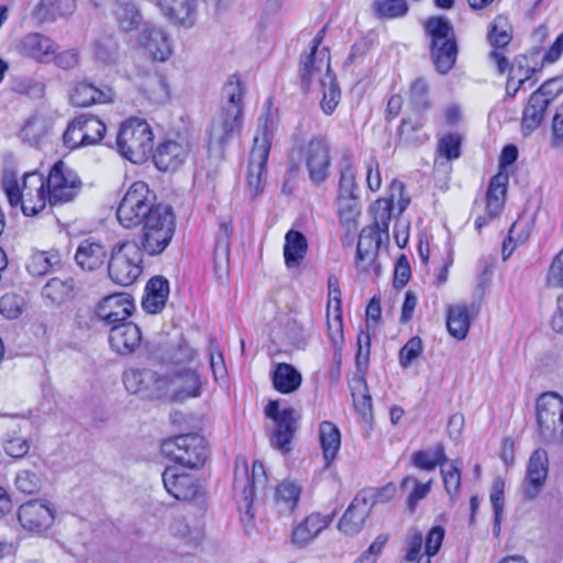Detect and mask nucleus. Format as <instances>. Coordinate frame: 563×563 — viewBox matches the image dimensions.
<instances>
[{
  "label": "nucleus",
  "instance_id": "f257e3e1",
  "mask_svg": "<svg viewBox=\"0 0 563 563\" xmlns=\"http://www.w3.org/2000/svg\"><path fill=\"white\" fill-rule=\"evenodd\" d=\"M245 87L236 74L231 75L221 91V106L212 118L208 134V151L222 157L224 148L243 126Z\"/></svg>",
  "mask_w": 563,
  "mask_h": 563
},
{
  "label": "nucleus",
  "instance_id": "f03ea898",
  "mask_svg": "<svg viewBox=\"0 0 563 563\" xmlns=\"http://www.w3.org/2000/svg\"><path fill=\"white\" fill-rule=\"evenodd\" d=\"M8 202L12 208L20 207L23 214L33 217L43 211L48 202L45 177L37 172L25 173L22 181L13 170H4L1 181Z\"/></svg>",
  "mask_w": 563,
  "mask_h": 563
},
{
  "label": "nucleus",
  "instance_id": "7ed1b4c3",
  "mask_svg": "<svg viewBox=\"0 0 563 563\" xmlns=\"http://www.w3.org/2000/svg\"><path fill=\"white\" fill-rule=\"evenodd\" d=\"M426 34L431 38L430 54L437 70L444 75L456 62L457 44L451 21L444 15L430 16L424 22Z\"/></svg>",
  "mask_w": 563,
  "mask_h": 563
},
{
  "label": "nucleus",
  "instance_id": "20e7f679",
  "mask_svg": "<svg viewBox=\"0 0 563 563\" xmlns=\"http://www.w3.org/2000/svg\"><path fill=\"white\" fill-rule=\"evenodd\" d=\"M154 134L150 124L139 118L124 121L117 134V148L121 156L134 164L144 163L153 151Z\"/></svg>",
  "mask_w": 563,
  "mask_h": 563
},
{
  "label": "nucleus",
  "instance_id": "39448f33",
  "mask_svg": "<svg viewBox=\"0 0 563 563\" xmlns=\"http://www.w3.org/2000/svg\"><path fill=\"white\" fill-rule=\"evenodd\" d=\"M159 203L144 181L133 183L117 208V218L124 228H137Z\"/></svg>",
  "mask_w": 563,
  "mask_h": 563
},
{
  "label": "nucleus",
  "instance_id": "423d86ee",
  "mask_svg": "<svg viewBox=\"0 0 563 563\" xmlns=\"http://www.w3.org/2000/svg\"><path fill=\"white\" fill-rule=\"evenodd\" d=\"M538 433L545 444L563 443V397L550 391L542 394L536 405Z\"/></svg>",
  "mask_w": 563,
  "mask_h": 563
},
{
  "label": "nucleus",
  "instance_id": "0eeeda50",
  "mask_svg": "<svg viewBox=\"0 0 563 563\" xmlns=\"http://www.w3.org/2000/svg\"><path fill=\"white\" fill-rule=\"evenodd\" d=\"M143 253L135 242H122L113 246L108 263L111 280L121 286H130L143 272Z\"/></svg>",
  "mask_w": 563,
  "mask_h": 563
},
{
  "label": "nucleus",
  "instance_id": "6e6552de",
  "mask_svg": "<svg viewBox=\"0 0 563 563\" xmlns=\"http://www.w3.org/2000/svg\"><path fill=\"white\" fill-rule=\"evenodd\" d=\"M162 452L187 468L202 466L208 457L206 440L198 433L179 434L164 440Z\"/></svg>",
  "mask_w": 563,
  "mask_h": 563
},
{
  "label": "nucleus",
  "instance_id": "1a4fd4ad",
  "mask_svg": "<svg viewBox=\"0 0 563 563\" xmlns=\"http://www.w3.org/2000/svg\"><path fill=\"white\" fill-rule=\"evenodd\" d=\"M261 134L254 136L247 168V186L253 197L263 191L266 164L271 151L272 128L267 115L258 118Z\"/></svg>",
  "mask_w": 563,
  "mask_h": 563
},
{
  "label": "nucleus",
  "instance_id": "9d476101",
  "mask_svg": "<svg viewBox=\"0 0 563 563\" xmlns=\"http://www.w3.org/2000/svg\"><path fill=\"white\" fill-rule=\"evenodd\" d=\"M300 161L303 163L309 180L314 186L322 185L330 176L331 144L325 136H312L298 147Z\"/></svg>",
  "mask_w": 563,
  "mask_h": 563
},
{
  "label": "nucleus",
  "instance_id": "9b49d317",
  "mask_svg": "<svg viewBox=\"0 0 563 563\" xmlns=\"http://www.w3.org/2000/svg\"><path fill=\"white\" fill-rule=\"evenodd\" d=\"M265 416L275 422V429L271 437L273 448L287 453L290 451V442L296 432V423L300 415L292 407L279 410L277 400H269L265 407Z\"/></svg>",
  "mask_w": 563,
  "mask_h": 563
},
{
  "label": "nucleus",
  "instance_id": "f8f14e48",
  "mask_svg": "<svg viewBox=\"0 0 563 563\" xmlns=\"http://www.w3.org/2000/svg\"><path fill=\"white\" fill-rule=\"evenodd\" d=\"M45 185L48 190V202L56 205L73 200L81 181L71 168L63 161H58L45 178Z\"/></svg>",
  "mask_w": 563,
  "mask_h": 563
},
{
  "label": "nucleus",
  "instance_id": "ddd939ff",
  "mask_svg": "<svg viewBox=\"0 0 563 563\" xmlns=\"http://www.w3.org/2000/svg\"><path fill=\"white\" fill-rule=\"evenodd\" d=\"M265 482L264 466L260 462H254L252 472H249L247 463L243 460L241 463L236 462L233 488L235 493L241 494L239 508L244 512L249 519L254 517L253 514V499L255 495V486L257 483Z\"/></svg>",
  "mask_w": 563,
  "mask_h": 563
},
{
  "label": "nucleus",
  "instance_id": "4468645a",
  "mask_svg": "<svg viewBox=\"0 0 563 563\" xmlns=\"http://www.w3.org/2000/svg\"><path fill=\"white\" fill-rule=\"evenodd\" d=\"M162 479L166 492L179 501H194L203 496L199 479L177 466H167Z\"/></svg>",
  "mask_w": 563,
  "mask_h": 563
},
{
  "label": "nucleus",
  "instance_id": "2eb2a0df",
  "mask_svg": "<svg viewBox=\"0 0 563 563\" xmlns=\"http://www.w3.org/2000/svg\"><path fill=\"white\" fill-rule=\"evenodd\" d=\"M164 378L166 382L165 394H169L176 401L201 396L202 382L195 367L173 369Z\"/></svg>",
  "mask_w": 563,
  "mask_h": 563
},
{
  "label": "nucleus",
  "instance_id": "dca6fc26",
  "mask_svg": "<svg viewBox=\"0 0 563 563\" xmlns=\"http://www.w3.org/2000/svg\"><path fill=\"white\" fill-rule=\"evenodd\" d=\"M123 383L129 393L140 395L144 399L159 398L165 395V378L152 369H128L123 374Z\"/></svg>",
  "mask_w": 563,
  "mask_h": 563
},
{
  "label": "nucleus",
  "instance_id": "f3484780",
  "mask_svg": "<svg viewBox=\"0 0 563 563\" xmlns=\"http://www.w3.org/2000/svg\"><path fill=\"white\" fill-rule=\"evenodd\" d=\"M18 519L23 529L41 533L53 525L55 509L46 500L33 499L19 507Z\"/></svg>",
  "mask_w": 563,
  "mask_h": 563
},
{
  "label": "nucleus",
  "instance_id": "a211bd4d",
  "mask_svg": "<svg viewBox=\"0 0 563 563\" xmlns=\"http://www.w3.org/2000/svg\"><path fill=\"white\" fill-rule=\"evenodd\" d=\"M135 306L132 297L125 292H115L104 297L96 308V316L107 325L125 321Z\"/></svg>",
  "mask_w": 563,
  "mask_h": 563
},
{
  "label": "nucleus",
  "instance_id": "6ab92c4d",
  "mask_svg": "<svg viewBox=\"0 0 563 563\" xmlns=\"http://www.w3.org/2000/svg\"><path fill=\"white\" fill-rule=\"evenodd\" d=\"M189 153L190 144L186 139L166 140L156 147L153 162L159 170H176L186 162Z\"/></svg>",
  "mask_w": 563,
  "mask_h": 563
},
{
  "label": "nucleus",
  "instance_id": "aec40b11",
  "mask_svg": "<svg viewBox=\"0 0 563 563\" xmlns=\"http://www.w3.org/2000/svg\"><path fill=\"white\" fill-rule=\"evenodd\" d=\"M549 473L548 453L543 449H537L530 455L527 473L525 497L534 499L542 490Z\"/></svg>",
  "mask_w": 563,
  "mask_h": 563
},
{
  "label": "nucleus",
  "instance_id": "412c9836",
  "mask_svg": "<svg viewBox=\"0 0 563 563\" xmlns=\"http://www.w3.org/2000/svg\"><path fill=\"white\" fill-rule=\"evenodd\" d=\"M142 339L140 328L132 322L122 321L112 324L109 332V343L119 354H130L140 345Z\"/></svg>",
  "mask_w": 563,
  "mask_h": 563
},
{
  "label": "nucleus",
  "instance_id": "4be33fe9",
  "mask_svg": "<svg viewBox=\"0 0 563 563\" xmlns=\"http://www.w3.org/2000/svg\"><path fill=\"white\" fill-rule=\"evenodd\" d=\"M77 9L76 0H40L32 10V18L41 24L68 19Z\"/></svg>",
  "mask_w": 563,
  "mask_h": 563
},
{
  "label": "nucleus",
  "instance_id": "5701e85b",
  "mask_svg": "<svg viewBox=\"0 0 563 563\" xmlns=\"http://www.w3.org/2000/svg\"><path fill=\"white\" fill-rule=\"evenodd\" d=\"M386 241L375 229L365 227L362 229L356 247V267L361 272L368 271L375 264L378 250Z\"/></svg>",
  "mask_w": 563,
  "mask_h": 563
},
{
  "label": "nucleus",
  "instance_id": "b1692460",
  "mask_svg": "<svg viewBox=\"0 0 563 563\" xmlns=\"http://www.w3.org/2000/svg\"><path fill=\"white\" fill-rule=\"evenodd\" d=\"M140 43L153 60L165 62L172 55L169 38L162 29L145 24Z\"/></svg>",
  "mask_w": 563,
  "mask_h": 563
},
{
  "label": "nucleus",
  "instance_id": "393cba45",
  "mask_svg": "<svg viewBox=\"0 0 563 563\" xmlns=\"http://www.w3.org/2000/svg\"><path fill=\"white\" fill-rule=\"evenodd\" d=\"M371 511L363 495L357 494L341 517L338 523L339 530L346 536L357 534L363 529Z\"/></svg>",
  "mask_w": 563,
  "mask_h": 563
},
{
  "label": "nucleus",
  "instance_id": "a878e982",
  "mask_svg": "<svg viewBox=\"0 0 563 563\" xmlns=\"http://www.w3.org/2000/svg\"><path fill=\"white\" fill-rule=\"evenodd\" d=\"M58 45L49 37L40 33H31L21 41V52L41 63H49L53 60Z\"/></svg>",
  "mask_w": 563,
  "mask_h": 563
},
{
  "label": "nucleus",
  "instance_id": "bb28decb",
  "mask_svg": "<svg viewBox=\"0 0 563 563\" xmlns=\"http://www.w3.org/2000/svg\"><path fill=\"white\" fill-rule=\"evenodd\" d=\"M325 74H333L330 67V55L327 48H323L319 54L309 53L301 56L299 65V75L301 88L307 92L310 88L312 78L320 74L322 69Z\"/></svg>",
  "mask_w": 563,
  "mask_h": 563
},
{
  "label": "nucleus",
  "instance_id": "cd10ccee",
  "mask_svg": "<svg viewBox=\"0 0 563 563\" xmlns=\"http://www.w3.org/2000/svg\"><path fill=\"white\" fill-rule=\"evenodd\" d=\"M158 5L175 24L190 27L196 22L197 0H158Z\"/></svg>",
  "mask_w": 563,
  "mask_h": 563
},
{
  "label": "nucleus",
  "instance_id": "c85d7f7f",
  "mask_svg": "<svg viewBox=\"0 0 563 563\" xmlns=\"http://www.w3.org/2000/svg\"><path fill=\"white\" fill-rule=\"evenodd\" d=\"M168 294V280L163 276L152 277L145 287V296L142 300L143 309L148 313L159 312L166 305Z\"/></svg>",
  "mask_w": 563,
  "mask_h": 563
},
{
  "label": "nucleus",
  "instance_id": "c756f323",
  "mask_svg": "<svg viewBox=\"0 0 563 563\" xmlns=\"http://www.w3.org/2000/svg\"><path fill=\"white\" fill-rule=\"evenodd\" d=\"M71 104L76 107H89L95 103H106L112 100L110 89H99L90 82L80 81L75 85L70 96Z\"/></svg>",
  "mask_w": 563,
  "mask_h": 563
},
{
  "label": "nucleus",
  "instance_id": "7c9ffc66",
  "mask_svg": "<svg viewBox=\"0 0 563 563\" xmlns=\"http://www.w3.org/2000/svg\"><path fill=\"white\" fill-rule=\"evenodd\" d=\"M107 258L104 246L89 240L82 241L77 247L75 261L84 271H95L101 267Z\"/></svg>",
  "mask_w": 563,
  "mask_h": 563
},
{
  "label": "nucleus",
  "instance_id": "2f4dec72",
  "mask_svg": "<svg viewBox=\"0 0 563 563\" xmlns=\"http://www.w3.org/2000/svg\"><path fill=\"white\" fill-rule=\"evenodd\" d=\"M334 518V512L322 516L321 514L309 515L292 532L295 543L305 544L314 539L323 529H325Z\"/></svg>",
  "mask_w": 563,
  "mask_h": 563
},
{
  "label": "nucleus",
  "instance_id": "473e14b6",
  "mask_svg": "<svg viewBox=\"0 0 563 563\" xmlns=\"http://www.w3.org/2000/svg\"><path fill=\"white\" fill-rule=\"evenodd\" d=\"M176 231H166V227L156 231H140L139 241L135 242L142 253L150 256L162 254L170 244Z\"/></svg>",
  "mask_w": 563,
  "mask_h": 563
},
{
  "label": "nucleus",
  "instance_id": "72a5a7b5",
  "mask_svg": "<svg viewBox=\"0 0 563 563\" xmlns=\"http://www.w3.org/2000/svg\"><path fill=\"white\" fill-rule=\"evenodd\" d=\"M308 250L306 236L296 230H289L285 235L284 258L288 268H296L305 258Z\"/></svg>",
  "mask_w": 563,
  "mask_h": 563
},
{
  "label": "nucleus",
  "instance_id": "f704fd0d",
  "mask_svg": "<svg viewBox=\"0 0 563 563\" xmlns=\"http://www.w3.org/2000/svg\"><path fill=\"white\" fill-rule=\"evenodd\" d=\"M274 388L282 394L296 391L302 382L301 374L288 363H278L272 374Z\"/></svg>",
  "mask_w": 563,
  "mask_h": 563
},
{
  "label": "nucleus",
  "instance_id": "c9c22d12",
  "mask_svg": "<svg viewBox=\"0 0 563 563\" xmlns=\"http://www.w3.org/2000/svg\"><path fill=\"white\" fill-rule=\"evenodd\" d=\"M550 103L537 91L532 92L522 112V130L532 132L540 126Z\"/></svg>",
  "mask_w": 563,
  "mask_h": 563
},
{
  "label": "nucleus",
  "instance_id": "e433bc0d",
  "mask_svg": "<svg viewBox=\"0 0 563 563\" xmlns=\"http://www.w3.org/2000/svg\"><path fill=\"white\" fill-rule=\"evenodd\" d=\"M76 294V282L74 278L68 277L60 279L58 277L51 278L43 287L42 295L52 303L62 305Z\"/></svg>",
  "mask_w": 563,
  "mask_h": 563
},
{
  "label": "nucleus",
  "instance_id": "4c0bfd02",
  "mask_svg": "<svg viewBox=\"0 0 563 563\" xmlns=\"http://www.w3.org/2000/svg\"><path fill=\"white\" fill-rule=\"evenodd\" d=\"M319 438L325 465H330L336 459L341 446L340 430L331 421H322L319 426Z\"/></svg>",
  "mask_w": 563,
  "mask_h": 563
},
{
  "label": "nucleus",
  "instance_id": "58836bf2",
  "mask_svg": "<svg viewBox=\"0 0 563 563\" xmlns=\"http://www.w3.org/2000/svg\"><path fill=\"white\" fill-rule=\"evenodd\" d=\"M166 227V231H176V217L169 205L159 203L148 213L141 223V231H158Z\"/></svg>",
  "mask_w": 563,
  "mask_h": 563
},
{
  "label": "nucleus",
  "instance_id": "ea45409f",
  "mask_svg": "<svg viewBox=\"0 0 563 563\" xmlns=\"http://www.w3.org/2000/svg\"><path fill=\"white\" fill-rule=\"evenodd\" d=\"M301 487L292 481H284L275 492V501L280 514H291L299 501Z\"/></svg>",
  "mask_w": 563,
  "mask_h": 563
},
{
  "label": "nucleus",
  "instance_id": "a19ab883",
  "mask_svg": "<svg viewBox=\"0 0 563 563\" xmlns=\"http://www.w3.org/2000/svg\"><path fill=\"white\" fill-rule=\"evenodd\" d=\"M448 462L444 445L437 443L431 450H420L411 454V464L422 471H434Z\"/></svg>",
  "mask_w": 563,
  "mask_h": 563
},
{
  "label": "nucleus",
  "instance_id": "79ce46f5",
  "mask_svg": "<svg viewBox=\"0 0 563 563\" xmlns=\"http://www.w3.org/2000/svg\"><path fill=\"white\" fill-rule=\"evenodd\" d=\"M471 316L465 305L450 307L446 316V327L452 336L463 340L468 332Z\"/></svg>",
  "mask_w": 563,
  "mask_h": 563
},
{
  "label": "nucleus",
  "instance_id": "37998d69",
  "mask_svg": "<svg viewBox=\"0 0 563 563\" xmlns=\"http://www.w3.org/2000/svg\"><path fill=\"white\" fill-rule=\"evenodd\" d=\"M113 13L120 29L124 32L136 30L143 22L140 9L132 1H117Z\"/></svg>",
  "mask_w": 563,
  "mask_h": 563
},
{
  "label": "nucleus",
  "instance_id": "c03bdc74",
  "mask_svg": "<svg viewBox=\"0 0 563 563\" xmlns=\"http://www.w3.org/2000/svg\"><path fill=\"white\" fill-rule=\"evenodd\" d=\"M399 486L401 490L410 489L407 497V508L411 514H413L418 503L424 499L431 492L432 479H429L427 483H421L417 477L407 475L402 478Z\"/></svg>",
  "mask_w": 563,
  "mask_h": 563
},
{
  "label": "nucleus",
  "instance_id": "a18cd8bd",
  "mask_svg": "<svg viewBox=\"0 0 563 563\" xmlns=\"http://www.w3.org/2000/svg\"><path fill=\"white\" fill-rule=\"evenodd\" d=\"M59 263L60 255L57 251H36L30 256L26 269L33 276H43Z\"/></svg>",
  "mask_w": 563,
  "mask_h": 563
},
{
  "label": "nucleus",
  "instance_id": "49530a36",
  "mask_svg": "<svg viewBox=\"0 0 563 563\" xmlns=\"http://www.w3.org/2000/svg\"><path fill=\"white\" fill-rule=\"evenodd\" d=\"M320 85L322 87V100H321V109L325 114H332L341 99V90L336 82V77L333 74H324V76L320 79Z\"/></svg>",
  "mask_w": 563,
  "mask_h": 563
},
{
  "label": "nucleus",
  "instance_id": "de8ad7c7",
  "mask_svg": "<svg viewBox=\"0 0 563 563\" xmlns=\"http://www.w3.org/2000/svg\"><path fill=\"white\" fill-rule=\"evenodd\" d=\"M195 358L196 352L183 340L162 355V361L172 364L173 369L191 367L190 364L195 362Z\"/></svg>",
  "mask_w": 563,
  "mask_h": 563
},
{
  "label": "nucleus",
  "instance_id": "09e8293b",
  "mask_svg": "<svg viewBox=\"0 0 563 563\" xmlns=\"http://www.w3.org/2000/svg\"><path fill=\"white\" fill-rule=\"evenodd\" d=\"M233 233V225L231 221H222L219 227L217 241L214 245V265L220 266L228 264L230 256L231 236Z\"/></svg>",
  "mask_w": 563,
  "mask_h": 563
},
{
  "label": "nucleus",
  "instance_id": "8fccbe9b",
  "mask_svg": "<svg viewBox=\"0 0 563 563\" xmlns=\"http://www.w3.org/2000/svg\"><path fill=\"white\" fill-rule=\"evenodd\" d=\"M539 52H531L530 54L519 55L515 58L510 66L509 73L512 77H518L523 81L529 80L542 67L538 63Z\"/></svg>",
  "mask_w": 563,
  "mask_h": 563
},
{
  "label": "nucleus",
  "instance_id": "3c124183",
  "mask_svg": "<svg viewBox=\"0 0 563 563\" xmlns=\"http://www.w3.org/2000/svg\"><path fill=\"white\" fill-rule=\"evenodd\" d=\"M356 170L350 157H344L338 188V197H360L356 184Z\"/></svg>",
  "mask_w": 563,
  "mask_h": 563
},
{
  "label": "nucleus",
  "instance_id": "603ef678",
  "mask_svg": "<svg viewBox=\"0 0 563 563\" xmlns=\"http://www.w3.org/2000/svg\"><path fill=\"white\" fill-rule=\"evenodd\" d=\"M512 40V26L505 16H497L488 32V42L494 49L506 47Z\"/></svg>",
  "mask_w": 563,
  "mask_h": 563
},
{
  "label": "nucleus",
  "instance_id": "864d4df0",
  "mask_svg": "<svg viewBox=\"0 0 563 563\" xmlns=\"http://www.w3.org/2000/svg\"><path fill=\"white\" fill-rule=\"evenodd\" d=\"M340 223L349 230L355 227L361 213L360 197H336Z\"/></svg>",
  "mask_w": 563,
  "mask_h": 563
},
{
  "label": "nucleus",
  "instance_id": "5fc2aeb1",
  "mask_svg": "<svg viewBox=\"0 0 563 563\" xmlns=\"http://www.w3.org/2000/svg\"><path fill=\"white\" fill-rule=\"evenodd\" d=\"M169 529L173 536L192 545L199 544L203 537L201 529L198 527H190L184 517L174 518Z\"/></svg>",
  "mask_w": 563,
  "mask_h": 563
},
{
  "label": "nucleus",
  "instance_id": "6e6d98bb",
  "mask_svg": "<svg viewBox=\"0 0 563 563\" xmlns=\"http://www.w3.org/2000/svg\"><path fill=\"white\" fill-rule=\"evenodd\" d=\"M96 58L104 65H112L119 56V45L112 36H101L93 45Z\"/></svg>",
  "mask_w": 563,
  "mask_h": 563
},
{
  "label": "nucleus",
  "instance_id": "4d7b16f0",
  "mask_svg": "<svg viewBox=\"0 0 563 563\" xmlns=\"http://www.w3.org/2000/svg\"><path fill=\"white\" fill-rule=\"evenodd\" d=\"M373 9L378 18L396 19L407 14L408 4L406 0H375Z\"/></svg>",
  "mask_w": 563,
  "mask_h": 563
},
{
  "label": "nucleus",
  "instance_id": "13d9d810",
  "mask_svg": "<svg viewBox=\"0 0 563 563\" xmlns=\"http://www.w3.org/2000/svg\"><path fill=\"white\" fill-rule=\"evenodd\" d=\"M145 92L148 98L156 103L166 102L170 97V88L167 78L162 74H154L148 78Z\"/></svg>",
  "mask_w": 563,
  "mask_h": 563
},
{
  "label": "nucleus",
  "instance_id": "bf43d9fd",
  "mask_svg": "<svg viewBox=\"0 0 563 563\" xmlns=\"http://www.w3.org/2000/svg\"><path fill=\"white\" fill-rule=\"evenodd\" d=\"M79 118L82 124L81 129H84L86 144L90 146L101 142L107 131L106 124L92 115H79Z\"/></svg>",
  "mask_w": 563,
  "mask_h": 563
},
{
  "label": "nucleus",
  "instance_id": "052dcab7",
  "mask_svg": "<svg viewBox=\"0 0 563 563\" xmlns=\"http://www.w3.org/2000/svg\"><path fill=\"white\" fill-rule=\"evenodd\" d=\"M410 104L416 111H426L430 108L429 85L424 78H417L411 84Z\"/></svg>",
  "mask_w": 563,
  "mask_h": 563
},
{
  "label": "nucleus",
  "instance_id": "680f3d73",
  "mask_svg": "<svg viewBox=\"0 0 563 563\" xmlns=\"http://www.w3.org/2000/svg\"><path fill=\"white\" fill-rule=\"evenodd\" d=\"M391 217V205L388 201L377 200L376 201V211H375V221L373 224L367 225L368 228L375 229V232L382 234V236L386 240H389V221Z\"/></svg>",
  "mask_w": 563,
  "mask_h": 563
},
{
  "label": "nucleus",
  "instance_id": "e2e57ef3",
  "mask_svg": "<svg viewBox=\"0 0 563 563\" xmlns=\"http://www.w3.org/2000/svg\"><path fill=\"white\" fill-rule=\"evenodd\" d=\"M441 475L446 493L452 499L459 494L461 487V468L459 461H452L448 467H441Z\"/></svg>",
  "mask_w": 563,
  "mask_h": 563
},
{
  "label": "nucleus",
  "instance_id": "0e129e2a",
  "mask_svg": "<svg viewBox=\"0 0 563 563\" xmlns=\"http://www.w3.org/2000/svg\"><path fill=\"white\" fill-rule=\"evenodd\" d=\"M80 122V118L77 117L71 120L64 134H63V143L69 150H76L81 146H89L86 144V137H84V129Z\"/></svg>",
  "mask_w": 563,
  "mask_h": 563
},
{
  "label": "nucleus",
  "instance_id": "69168bd1",
  "mask_svg": "<svg viewBox=\"0 0 563 563\" xmlns=\"http://www.w3.org/2000/svg\"><path fill=\"white\" fill-rule=\"evenodd\" d=\"M15 487L19 492L27 495L36 494L41 490V477L30 470H22L16 473Z\"/></svg>",
  "mask_w": 563,
  "mask_h": 563
},
{
  "label": "nucleus",
  "instance_id": "338daca9",
  "mask_svg": "<svg viewBox=\"0 0 563 563\" xmlns=\"http://www.w3.org/2000/svg\"><path fill=\"white\" fill-rule=\"evenodd\" d=\"M437 152L449 161L461 156V137L456 133H449L438 142Z\"/></svg>",
  "mask_w": 563,
  "mask_h": 563
},
{
  "label": "nucleus",
  "instance_id": "774afa93",
  "mask_svg": "<svg viewBox=\"0 0 563 563\" xmlns=\"http://www.w3.org/2000/svg\"><path fill=\"white\" fill-rule=\"evenodd\" d=\"M422 353V342L419 336H412L399 351V364L408 368Z\"/></svg>",
  "mask_w": 563,
  "mask_h": 563
}]
</instances>
